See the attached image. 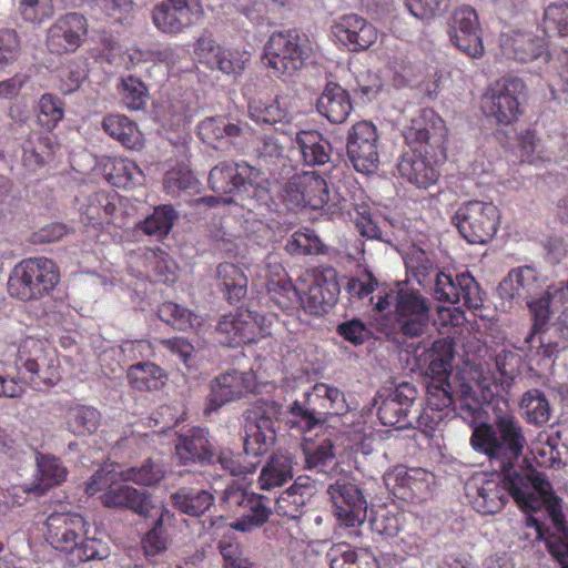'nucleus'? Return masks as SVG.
I'll list each match as a JSON object with an SVG mask.
<instances>
[{
  "mask_svg": "<svg viewBox=\"0 0 568 568\" xmlns=\"http://www.w3.org/2000/svg\"><path fill=\"white\" fill-rule=\"evenodd\" d=\"M470 445L487 456L500 474H477L465 485L473 508L483 515L499 513L511 497L525 513L542 507V497L551 487L547 476L532 467H515L521 456L526 438L519 420L511 414L499 415L494 424L474 425Z\"/></svg>",
  "mask_w": 568,
  "mask_h": 568,
  "instance_id": "nucleus-1",
  "label": "nucleus"
},
{
  "mask_svg": "<svg viewBox=\"0 0 568 568\" xmlns=\"http://www.w3.org/2000/svg\"><path fill=\"white\" fill-rule=\"evenodd\" d=\"M454 342L449 338L436 339L429 349L425 406L416 417V427L426 436L439 429L452 416L458 415L471 427L483 416V405L474 390V385L458 371L453 379Z\"/></svg>",
  "mask_w": 568,
  "mask_h": 568,
  "instance_id": "nucleus-2",
  "label": "nucleus"
},
{
  "mask_svg": "<svg viewBox=\"0 0 568 568\" xmlns=\"http://www.w3.org/2000/svg\"><path fill=\"white\" fill-rule=\"evenodd\" d=\"M551 295L545 293L528 304L531 325L523 337L516 338L515 348L544 359L568 351V306L551 323Z\"/></svg>",
  "mask_w": 568,
  "mask_h": 568,
  "instance_id": "nucleus-3",
  "label": "nucleus"
},
{
  "mask_svg": "<svg viewBox=\"0 0 568 568\" xmlns=\"http://www.w3.org/2000/svg\"><path fill=\"white\" fill-rule=\"evenodd\" d=\"M209 185L216 194L239 195L242 200L265 202L270 194L266 174L247 163L221 162L211 169Z\"/></svg>",
  "mask_w": 568,
  "mask_h": 568,
  "instance_id": "nucleus-4",
  "label": "nucleus"
},
{
  "mask_svg": "<svg viewBox=\"0 0 568 568\" xmlns=\"http://www.w3.org/2000/svg\"><path fill=\"white\" fill-rule=\"evenodd\" d=\"M60 282V270L54 261L44 256L20 261L10 272L8 294L21 302L43 298L54 291Z\"/></svg>",
  "mask_w": 568,
  "mask_h": 568,
  "instance_id": "nucleus-5",
  "label": "nucleus"
},
{
  "mask_svg": "<svg viewBox=\"0 0 568 568\" xmlns=\"http://www.w3.org/2000/svg\"><path fill=\"white\" fill-rule=\"evenodd\" d=\"M16 367L19 375L37 386H52L60 381L58 353L48 339L32 336L22 339L17 351Z\"/></svg>",
  "mask_w": 568,
  "mask_h": 568,
  "instance_id": "nucleus-6",
  "label": "nucleus"
},
{
  "mask_svg": "<svg viewBox=\"0 0 568 568\" xmlns=\"http://www.w3.org/2000/svg\"><path fill=\"white\" fill-rule=\"evenodd\" d=\"M282 406L274 400H257L243 414L244 450L255 457L266 454L276 442L275 424Z\"/></svg>",
  "mask_w": 568,
  "mask_h": 568,
  "instance_id": "nucleus-7",
  "label": "nucleus"
},
{
  "mask_svg": "<svg viewBox=\"0 0 568 568\" xmlns=\"http://www.w3.org/2000/svg\"><path fill=\"white\" fill-rule=\"evenodd\" d=\"M308 38L297 30L273 33L264 49V57L274 74L292 75L301 70L310 58Z\"/></svg>",
  "mask_w": 568,
  "mask_h": 568,
  "instance_id": "nucleus-8",
  "label": "nucleus"
},
{
  "mask_svg": "<svg viewBox=\"0 0 568 568\" xmlns=\"http://www.w3.org/2000/svg\"><path fill=\"white\" fill-rule=\"evenodd\" d=\"M344 404V394L337 387L318 383L305 394L303 404L297 400L292 404L290 422L303 430H311L327 416L342 414Z\"/></svg>",
  "mask_w": 568,
  "mask_h": 568,
  "instance_id": "nucleus-9",
  "label": "nucleus"
},
{
  "mask_svg": "<svg viewBox=\"0 0 568 568\" xmlns=\"http://www.w3.org/2000/svg\"><path fill=\"white\" fill-rule=\"evenodd\" d=\"M453 222L468 243L485 244L498 231L500 212L493 202L468 201L455 212Z\"/></svg>",
  "mask_w": 568,
  "mask_h": 568,
  "instance_id": "nucleus-10",
  "label": "nucleus"
},
{
  "mask_svg": "<svg viewBox=\"0 0 568 568\" xmlns=\"http://www.w3.org/2000/svg\"><path fill=\"white\" fill-rule=\"evenodd\" d=\"M542 506L551 525L547 526L538 518L529 516L527 526L535 528L537 539L545 541L549 554L562 562L568 557V523L562 513V499L556 495L552 486L548 487L542 497Z\"/></svg>",
  "mask_w": 568,
  "mask_h": 568,
  "instance_id": "nucleus-11",
  "label": "nucleus"
},
{
  "mask_svg": "<svg viewBox=\"0 0 568 568\" xmlns=\"http://www.w3.org/2000/svg\"><path fill=\"white\" fill-rule=\"evenodd\" d=\"M224 510L237 517L232 527L248 531L265 524L271 515L270 499L263 495L248 493L239 485H230L221 498Z\"/></svg>",
  "mask_w": 568,
  "mask_h": 568,
  "instance_id": "nucleus-12",
  "label": "nucleus"
},
{
  "mask_svg": "<svg viewBox=\"0 0 568 568\" xmlns=\"http://www.w3.org/2000/svg\"><path fill=\"white\" fill-rule=\"evenodd\" d=\"M524 90L525 83L518 78L504 77L495 81L481 98L484 114L503 125L516 122L521 113L519 98Z\"/></svg>",
  "mask_w": 568,
  "mask_h": 568,
  "instance_id": "nucleus-13",
  "label": "nucleus"
},
{
  "mask_svg": "<svg viewBox=\"0 0 568 568\" xmlns=\"http://www.w3.org/2000/svg\"><path fill=\"white\" fill-rule=\"evenodd\" d=\"M447 130L442 118L432 109H424L403 131L409 153H426L430 158L444 155Z\"/></svg>",
  "mask_w": 568,
  "mask_h": 568,
  "instance_id": "nucleus-14",
  "label": "nucleus"
},
{
  "mask_svg": "<svg viewBox=\"0 0 568 568\" xmlns=\"http://www.w3.org/2000/svg\"><path fill=\"white\" fill-rule=\"evenodd\" d=\"M302 308L311 315L328 313L339 296L336 272L332 268L306 273L300 278Z\"/></svg>",
  "mask_w": 568,
  "mask_h": 568,
  "instance_id": "nucleus-15",
  "label": "nucleus"
},
{
  "mask_svg": "<svg viewBox=\"0 0 568 568\" xmlns=\"http://www.w3.org/2000/svg\"><path fill=\"white\" fill-rule=\"evenodd\" d=\"M429 323V302L414 288H398L395 296L394 326L407 338L424 334Z\"/></svg>",
  "mask_w": 568,
  "mask_h": 568,
  "instance_id": "nucleus-16",
  "label": "nucleus"
},
{
  "mask_svg": "<svg viewBox=\"0 0 568 568\" xmlns=\"http://www.w3.org/2000/svg\"><path fill=\"white\" fill-rule=\"evenodd\" d=\"M282 200L290 210L300 207L324 209L329 201L328 184L316 172L297 173L284 184Z\"/></svg>",
  "mask_w": 568,
  "mask_h": 568,
  "instance_id": "nucleus-17",
  "label": "nucleus"
},
{
  "mask_svg": "<svg viewBox=\"0 0 568 568\" xmlns=\"http://www.w3.org/2000/svg\"><path fill=\"white\" fill-rule=\"evenodd\" d=\"M347 156L357 172L369 174L379 164V134L377 128L368 121L355 123L348 131Z\"/></svg>",
  "mask_w": 568,
  "mask_h": 568,
  "instance_id": "nucleus-18",
  "label": "nucleus"
},
{
  "mask_svg": "<svg viewBox=\"0 0 568 568\" xmlns=\"http://www.w3.org/2000/svg\"><path fill=\"white\" fill-rule=\"evenodd\" d=\"M452 43L466 55L480 59L485 54L481 27L477 11L470 6L455 9L448 23Z\"/></svg>",
  "mask_w": 568,
  "mask_h": 568,
  "instance_id": "nucleus-19",
  "label": "nucleus"
},
{
  "mask_svg": "<svg viewBox=\"0 0 568 568\" xmlns=\"http://www.w3.org/2000/svg\"><path fill=\"white\" fill-rule=\"evenodd\" d=\"M204 17L200 0H163L153 12L154 26L163 33L179 34Z\"/></svg>",
  "mask_w": 568,
  "mask_h": 568,
  "instance_id": "nucleus-20",
  "label": "nucleus"
},
{
  "mask_svg": "<svg viewBox=\"0 0 568 568\" xmlns=\"http://www.w3.org/2000/svg\"><path fill=\"white\" fill-rule=\"evenodd\" d=\"M44 526L48 542L64 552H73L90 528L85 518L74 511H54L47 517Z\"/></svg>",
  "mask_w": 568,
  "mask_h": 568,
  "instance_id": "nucleus-21",
  "label": "nucleus"
},
{
  "mask_svg": "<svg viewBox=\"0 0 568 568\" xmlns=\"http://www.w3.org/2000/svg\"><path fill=\"white\" fill-rule=\"evenodd\" d=\"M434 297L450 304H462L463 307L468 310H478L483 306L479 284L468 272L456 276L437 272Z\"/></svg>",
  "mask_w": 568,
  "mask_h": 568,
  "instance_id": "nucleus-22",
  "label": "nucleus"
},
{
  "mask_svg": "<svg viewBox=\"0 0 568 568\" xmlns=\"http://www.w3.org/2000/svg\"><path fill=\"white\" fill-rule=\"evenodd\" d=\"M327 493L333 503V514L341 526L356 527L365 520L367 501L355 484L338 479L329 485Z\"/></svg>",
  "mask_w": 568,
  "mask_h": 568,
  "instance_id": "nucleus-23",
  "label": "nucleus"
},
{
  "mask_svg": "<svg viewBox=\"0 0 568 568\" xmlns=\"http://www.w3.org/2000/svg\"><path fill=\"white\" fill-rule=\"evenodd\" d=\"M255 388V376L252 372L236 369L220 374L211 382V392L203 414L209 416L223 405L237 400Z\"/></svg>",
  "mask_w": 568,
  "mask_h": 568,
  "instance_id": "nucleus-24",
  "label": "nucleus"
},
{
  "mask_svg": "<svg viewBox=\"0 0 568 568\" xmlns=\"http://www.w3.org/2000/svg\"><path fill=\"white\" fill-rule=\"evenodd\" d=\"M88 34V20L78 12H70L58 18L50 26L45 44L53 54L74 53Z\"/></svg>",
  "mask_w": 568,
  "mask_h": 568,
  "instance_id": "nucleus-25",
  "label": "nucleus"
},
{
  "mask_svg": "<svg viewBox=\"0 0 568 568\" xmlns=\"http://www.w3.org/2000/svg\"><path fill=\"white\" fill-rule=\"evenodd\" d=\"M175 456L183 466L213 464L216 457V446L210 429L193 426L182 430L175 440Z\"/></svg>",
  "mask_w": 568,
  "mask_h": 568,
  "instance_id": "nucleus-26",
  "label": "nucleus"
},
{
  "mask_svg": "<svg viewBox=\"0 0 568 568\" xmlns=\"http://www.w3.org/2000/svg\"><path fill=\"white\" fill-rule=\"evenodd\" d=\"M194 50L202 63L227 75L241 74L248 61L247 52L225 49L211 37L199 38Z\"/></svg>",
  "mask_w": 568,
  "mask_h": 568,
  "instance_id": "nucleus-27",
  "label": "nucleus"
},
{
  "mask_svg": "<svg viewBox=\"0 0 568 568\" xmlns=\"http://www.w3.org/2000/svg\"><path fill=\"white\" fill-rule=\"evenodd\" d=\"M332 34L352 52L369 49L378 38L377 29L358 14L339 17L332 26Z\"/></svg>",
  "mask_w": 568,
  "mask_h": 568,
  "instance_id": "nucleus-28",
  "label": "nucleus"
},
{
  "mask_svg": "<svg viewBox=\"0 0 568 568\" xmlns=\"http://www.w3.org/2000/svg\"><path fill=\"white\" fill-rule=\"evenodd\" d=\"M542 290L541 278L532 266L513 268L498 285V295L501 300L521 304L537 301L534 296Z\"/></svg>",
  "mask_w": 568,
  "mask_h": 568,
  "instance_id": "nucleus-29",
  "label": "nucleus"
},
{
  "mask_svg": "<svg viewBox=\"0 0 568 568\" xmlns=\"http://www.w3.org/2000/svg\"><path fill=\"white\" fill-rule=\"evenodd\" d=\"M432 474L424 468L396 466L388 474L386 484L393 494L404 500H420L429 494Z\"/></svg>",
  "mask_w": 568,
  "mask_h": 568,
  "instance_id": "nucleus-30",
  "label": "nucleus"
},
{
  "mask_svg": "<svg viewBox=\"0 0 568 568\" xmlns=\"http://www.w3.org/2000/svg\"><path fill=\"white\" fill-rule=\"evenodd\" d=\"M316 480L310 476H298L293 485L275 500V513L291 520L300 519L305 513L307 501L316 494Z\"/></svg>",
  "mask_w": 568,
  "mask_h": 568,
  "instance_id": "nucleus-31",
  "label": "nucleus"
},
{
  "mask_svg": "<svg viewBox=\"0 0 568 568\" xmlns=\"http://www.w3.org/2000/svg\"><path fill=\"white\" fill-rule=\"evenodd\" d=\"M254 328L252 311L240 310L236 313L222 316L217 323L216 332L221 336V344L229 347H240L256 343Z\"/></svg>",
  "mask_w": 568,
  "mask_h": 568,
  "instance_id": "nucleus-32",
  "label": "nucleus"
},
{
  "mask_svg": "<svg viewBox=\"0 0 568 568\" xmlns=\"http://www.w3.org/2000/svg\"><path fill=\"white\" fill-rule=\"evenodd\" d=\"M22 165L29 171L45 166L54 158L59 143L53 133L32 130L21 143Z\"/></svg>",
  "mask_w": 568,
  "mask_h": 568,
  "instance_id": "nucleus-33",
  "label": "nucleus"
},
{
  "mask_svg": "<svg viewBox=\"0 0 568 568\" xmlns=\"http://www.w3.org/2000/svg\"><path fill=\"white\" fill-rule=\"evenodd\" d=\"M87 222L94 227L118 224L122 215V199L115 191H99L88 197L83 210Z\"/></svg>",
  "mask_w": 568,
  "mask_h": 568,
  "instance_id": "nucleus-34",
  "label": "nucleus"
},
{
  "mask_svg": "<svg viewBox=\"0 0 568 568\" xmlns=\"http://www.w3.org/2000/svg\"><path fill=\"white\" fill-rule=\"evenodd\" d=\"M429 154L405 152L397 169L402 178L415 184L419 189H428L434 185L439 178V172L430 162Z\"/></svg>",
  "mask_w": 568,
  "mask_h": 568,
  "instance_id": "nucleus-35",
  "label": "nucleus"
},
{
  "mask_svg": "<svg viewBox=\"0 0 568 568\" xmlns=\"http://www.w3.org/2000/svg\"><path fill=\"white\" fill-rule=\"evenodd\" d=\"M500 47L507 58L519 62H530L546 53L544 40L529 32L504 33Z\"/></svg>",
  "mask_w": 568,
  "mask_h": 568,
  "instance_id": "nucleus-36",
  "label": "nucleus"
},
{
  "mask_svg": "<svg viewBox=\"0 0 568 568\" xmlns=\"http://www.w3.org/2000/svg\"><path fill=\"white\" fill-rule=\"evenodd\" d=\"M316 106L323 116L336 124L345 122L353 110L349 93L335 82L325 85Z\"/></svg>",
  "mask_w": 568,
  "mask_h": 568,
  "instance_id": "nucleus-37",
  "label": "nucleus"
},
{
  "mask_svg": "<svg viewBox=\"0 0 568 568\" xmlns=\"http://www.w3.org/2000/svg\"><path fill=\"white\" fill-rule=\"evenodd\" d=\"M248 114L256 123L274 125L282 134H293L292 116L281 106L278 99H253L248 103Z\"/></svg>",
  "mask_w": 568,
  "mask_h": 568,
  "instance_id": "nucleus-38",
  "label": "nucleus"
},
{
  "mask_svg": "<svg viewBox=\"0 0 568 568\" xmlns=\"http://www.w3.org/2000/svg\"><path fill=\"white\" fill-rule=\"evenodd\" d=\"M103 131L128 150L140 151L144 136L138 124L124 114H108L102 121Z\"/></svg>",
  "mask_w": 568,
  "mask_h": 568,
  "instance_id": "nucleus-39",
  "label": "nucleus"
},
{
  "mask_svg": "<svg viewBox=\"0 0 568 568\" xmlns=\"http://www.w3.org/2000/svg\"><path fill=\"white\" fill-rule=\"evenodd\" d=\"M295 143L305 165H324L331 159L332 145L329 141L316 130H302L296 132Z\"/></svg>",
  "mask_w": 568,
  "mask_h": 568,
  "instance_id": "nucleus-40",
  "label": "nucleus"
},
{
  "mask_svg": "<svg viewBox=\"0 0 568 568\" xmlns=\"http://www.w3.org/2000/svg\"><path fill=\"white\" fill-rule=\"evenodd\" d=\"M126 378L132 388L151 392L160 389L165 384L166 374L159 365L140 361L128 367Z\"/></svg>",
  "mask_w": 568,
  "mask_h": 568,
  "instance_id": "nucleus-41",
  "label": "nucleus"
},
{
  "mask_svg": "<svg viewBox=\"0 0 568 568\" xmlns=\"http://www.w3.org/2000/svg\"><path fill=\"white\" fill-rule=\"evenodd\" d=\"M101 503L105 507L128 508L138 514H144L148 510L144 494L133 487L115 481L102 494Z\"/></svg>",
  "mask_w": 568,
  "mask_h": 568,
  "instance_id": "nucleus-42",
  "label": "nucleus"
},
{
  "mask_svg": "<svg viewBox=\"0 0 568 568\" xmlns=\"http://www.w3.org/2000/svg\"><path fill=\"white\" fill-rule=\"evenodd\" d=\"M293 457L290 454L275 453L263 466L258 476V485L263 490H270L284 485L293 477Z\"/></svg>",
  "mask_w": 568,
  "mask_h": 568,
  "instance_id": "nucleus-43",
  "label": "nucleus"
},
{
  "mask_svg": "<svg viewBox=\"0 0 568 568\" xmlns=\"http://www.w3.org/2000/svg\"><path fill=\"white\" fill-rule=\"evenodd\" d=\"M171 500L178 510L190 516L203 515L214 503V496L205 489L181 487L171 495Z\"/></svg>",
  "mask_w": 568,
  "mask_h": 568,
  "instance_id": "nucleus-44",
  "label": "nucleus"
},
{
  "mask_svg": "<svg viewBox=\"0 0 568 568\" xmlns=\"http://www.w3.org/2000/svg\"><path fill=\"white\" fill-rule=\"evenodd\" d=\"M216 276L229 303H237L246 295L247 277L237 265L229 262L219 264Z\"/></svg>",
  "mask_w": 568,
  "mask_h": 568,
  "instance_id": "nucleus-45",
  "label": "nucleus"
},
{
  "mask_svg": "<svg viewBox=\"0 0 568 568\" xmlns=\"http://www.w3.org/2000/svg\"><path fill=\"white\" fill-rule=\"evenodd\" d=\"M329 568H378L377 560L357 551L346 542L334 544L326 552Z\"/></svg>",
  "mask_w": 568,
  "mask_h": 568,
  "instance_id": "nucleus-46",
  "label": "nucleus"
},
{
  "mask_svg": "<svg viewBox=\"0 0 568 568\" xmlns=\"http://www.w3.org/2000/svg\"><path fill=\"white\" fill-rule=\"evenodd\" d=\"M241 133V126L230 122L225 116L206 118L197 125L200 139L215 149L217 142L225 138H237Z\"/></svg>",
  "mask_w": 568,
  "mask_h": 568,
  "instance_id": "nucleus-47",
  "label": "nucleus"
},
{
  "mask_svg": "<svg viewBox=\"0 0 568 568\" xmlns=\"http://www.w3.org/2000/svg\"><path fill=\"white\" fill-rule=\"evenodd\" d=\"M519 406L528 424L544 426L550 419L551 408L540 389L532 388L524 393Z\"/></svg>",
  "mask_w": 568,
  "mask_h": 568,
  "instance_id": "nucleus-48",
  "label": "nucleus"
},
{
  "mask_svg": "<svg viewBox=\"0 0 568 568\" xmlns=\"http://www.w3.org/2000/svg\"><path fill=\"white\" fill-rule=\"evenodd\" d=\"M118 92L123 106L130 111H141L146 108L150 100L148 87L134 75L121 78Z\"/></svg>",
  "mask_w": 568,
  "mask_h": 568,
  "instance_id": "nucleus-49",
  "label": "nucleus"
},
{
  "mask_svg": "<svg viewBox=\"0 0 568 568\" xmlns=\"http://www.w3.org/2000/svg\"><path fill=\"white\" fill-rule=\"evenodd\" d=\"M100 419V412L92 406L77 405L69 408L67 413L68 428L77 436L90 435L97 432Z\"/></svg>",
  "mask_w": 568,
  "mask_h": 568,
  "instance_id": "nucleus-50",
  "label": "nucleus"
},
{
  "mask_svg": "<svg viewBox=\"0 0 568 568\" xmlns=\"http://www.w3.org/2000/svg\"><path fill=\"white\" fill-rule=\"evenodd\" d=\"M267 295L274 305L281 310L288 312L302 307V297L300 284L295 286L291 281L280 278L271 280L266 285Z\"/></svg>",
  "mask_w": 568,
  "mask_h": 568,
  "instance_id": "nucleus-51",
  "label": "nucleus"
},
{
  "mask_svg": "<svg viewBox=\"0 0 568 568\" xmlns=\"http://www.w3.org/2000/svg\"><path fill=\"white\" fill-rule=\"evenodd\" d=\"M159 318L178 331L193 329L200 324L199 316L187 307L174 302H164L158 308Z\"/></svg>",
  "mask_w": 568,
  "mask_h": 568,
  "instance_id": "nucleus-52",
  "label": "nucleus"
},
{
  "mask_svg": "<svg viewBox=\"0 0 568 568\" xmlns=\"http://www.w3.org/2000/svg\"><path fill=\"white\" fill-rule=\"evenodd\" d=\"M108 180L116 187L130 189L141 184L143 172L134 161L115 158L111 162Z\"/></svg>",
  "mask_w": 568,
  "mask_h": 568,
  "instance_id": "nucleus-53",
  "label": "nucleus"
},
{
  "mask_svg": "<svg viewBox=\"0 0 568 568\" xmlns=\"http://www.w3.org/2000/svg\"><path fill=\"white\" fill-rule=\"evenodd\" d=\"M305 468L317 473H327L336 465L334 445L329 439H323L318 444H306L303 446Z\"/></svg>",
  "mask_w": 568,
  "mask_h": 568,
  "instance_id": "nucleus-54",
  "label": "nucleus"
},
{
  "mask_svg": "<svg viewBox=\"0 0 568 568\" xmlns=\"http://www.w3.org/2000/svg\"><path fill=\"white\" fill-rule=\"evenodd\" d=\"M63 118L62 100L51 93L42 94L37 106V123L44 130L43 132L52 133Z\"/></svg>",
  "mask_w": 568,
  "mask_h": 568,
  "instance_id": "nucleus-55",
  "label": "nucleus"
},
{
  "mask_svg": "<svg viewBox=\"0 0 568 568\" xmlns=\"http://www.w3.org/2000/svg\"><path fill=\"white\" fill-rule=\"evenodd\" d=\"M36 462L40 474L39 486L43 490L58 486L65 480L68 470L60 458L48 454L37 453Z\"/></svg>",
  "mask_w": 568,
  "mask_h": 568,
  "instance_id": "nucleus-56",
  "label": "nucleus"
},
{
  "mask_svg": "<svg viewBox=\"0 0 568 568\" xmlns=\"http://www.w3.org/2000/svg\"><path fill=\"white\" fill-rule=\"evenodd\" d=\"M338 211L341 213L346 211L349 214V216L354 220L355 226L362 236H365L371 240L381 239L382 231L378 227L377 223L373 220L371 207L367 204H356L354 205L352 212L347 202L343 200L338 204Z\"/></svg>",
  "mask_w": 568,
  "mask_h": 568,
  "instance_id": "nucleus-57",
  "label": "nucleus"
},
{
  "mask_svg": "<svg viewBox=\"0 0 568 568\" xmlns=\"http://www.w3.org/2000/svg\"><path fill=\"white\" fill-rule=\"evenodd\" d=\"M176 219L178 213L172 205H160L143 221L141 230L148 235L163 237L169 234Z\"/></svg>",
  "mask_w": 568,
  "mask_h": 568,
  "instance_id": "nucleus-58",
  "label": "nucleus"
},
{
  "mask_svg": "<svg viewBox=\"0 0 568 568\" xmlns=\"http://www.w3.org/2000/svg\"><path fill=\"white\" fill-rule=\"evenodd\" d=\"M409 413L394 398H385L377 409V416L385 426H394L396 428H406L412 425Z\"/></svg>",
  "mask_w": 568,
  "mask_h": 568,
  "instance_id": "nucleus-59",
  "label": "nucleus"
},
{
  "mask_svg": "<svg viewBox=\"0 0 568 568\" xmlns=\"http://www.w3.org/2000/svg\"><path fill=\"white\" fill-rule=\"evenodd\" d=\"M405 265L407 272L422 286L428 285L432 282V274L438 272L423 250L413 251L405 258Z\"/></svg>",
  "mask_w": 568,
  "mask_h": 568,
  "instance_id": "nucleus-60",
  "label": "nucleus"
},
{
  "mask_svg": "<svg viewBox=\"0 0 568 568\" xmlns=\"http://www.w3.org/2000/svg\"><path fill=\"white\" fill-rule=\"evenodd\" d=\"M163 186L168 194L178 196L181 192L197 191L199 181L189 170L173 169L165 173Z\"/></svg>",
  "mask_w": 568,
  "mask_h": 568,
  "instance_id": "nucleus-61",
  "label": "nucleus"
},
{
  "mask_svg": "<svg viewBox=\"0 0 568 568\" xmlns=\"http://www.w3.org/2000/svg\"><path fill=\"white\" fill-rule=\"evenodd\" d=\"M323 243L313 230L295 232L286 243L291 254H318L323 252Z\"/></svg>",
  "mask_w": 568,
  "mask_h": 568,
  "instance_id": "nucleus-62",
  "label": "nucleus"
},
{
  "mask_svg": "<svg viewBox=\"0 0 568 568\" xmlns=\"http://www.w3.org/2000/svg\"><path fill=\"white\" fill-rule=\"evenodd\" d=\"M19 33L11 28H0V67L13 64L21 55Z\"/></svg>",
  "mask_w": 568,
  "mask_h": 568,
  "instance_id": "nucleus-63",
  "label": "nucleus"
},
{
  "mask_svg": "<svg viewBox=\"0 0 568 568\" xmlns=\"http://www.w3.org/2000/svg\"><path fill=\"white\" fill-rule=\"evenodd\" d=\"M544 24L548 31L568 36V1L550 3L544 12Z\"/></svg>",
  "mask_w": 568,
  "mask_h": 568,
  "instance_id": "nucleus-64",
  "label": "nucleus"
}]
</instances>
